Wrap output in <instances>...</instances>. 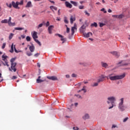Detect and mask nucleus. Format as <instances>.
<instances>
[{
  "instance_id": "nucleus-1",
  "label": "nucleus",
  "mask_w": 130,
  "mask_h": 130,
  "mask_svg": "<svg viewBox=\"0 0 130 130\" xmlns=\"http://www.w3.org/2000/svg\"><path fill=\"white\" fill-rule=\"evenodd\" d=\"M125 76V74H123L121 75H116L114 76V74H109L108 77H106L107 78H108L111 81H116L117 80H121L123 79Z\"/></svg>"
},
{
  "instance_id": "nucleus-2",
  "label": "nucleus",
  "mask_w": 130,
  "mask_h": 130,
  "mask_svg": "<svg viewBox=\"0 0 130 130\" xmlns=\"http://www.w3.org/2000/svg\"><path fill=\"white\" fill-rule=\"evenodd\" d=\"M108 101L107 103L108 104H111V106L109 107V109H111L112 108L116 107V105H115V101H116V98L114 96H110L108 98Z\"/></svg>"
},
{
  "instance_id": "nucleus-3",
  "label": "nucleus",
  "mask_w": 130,
  "mask_h": 130,
  "mask_svg": "<svg viewBox=\"0 0 130 130\" xmlns=\"http://www.w3.org/2000/svg\"><path fill=\"white\" fill-rule=\"evenodd\" d=\"M15 58H12L11 60H10V62H11V67L9 68V71H10V72H16V66L17 65V63L16 62H15Z\"/></svg>"
},
{
  "instance_id": "nucleus-4",
  "label": "nucleus",
  "mask_w": 130,
  "mask_h": 130,
  "mask_svg": "<svg viewBox=\"0 0 130 130\" xmlns=\"http://www.w3.org/2000/svg\"><path fill=\"white\" fill-rule=\"evenodd\" d=\"M119 109L121 111H123L124 110V106L123 105V98H121L120 99V103H119Z\"/></svg>"
},
{
  "instance_id": "nucleus-5",
  "label": "nucleus",
  "mask_w": 130,
  "mask_h": 130,
  "mask_svg": "<svg viewBox=\"0 0 130 130\" xmlns=\"http://www.w3.org/2000/svg\"><path fill=\"white\" fill-rule=\"evenodd\" d=\"M37 32L36 31H33V40H34V41H36V43H37L39 46H42V44L40 43V42L37 39H38V36H37Z\"/></svg>"
},
{
  "instance_id": "nucleus-6",
  "label": "nucleus",
  "mask_w": 130,
  "mask_h": 130,
  "mask_svg": "<svg viewBox=\"0 0 130 130\" xmlns=\"http://www.w3.org/2000/svg\"><path fill=\"white\" fill-rule=\"evenodd\" d=\"M1 23H7L10 26H15V23L11 22V17L9 18V20L4 19V20L1 21Z\"/></svg>"
},
{
  "instance_id": "nucleus-7",
  "label": "nucleus",
  "mask_w": 130,
  "mask_h": 130,
  "mask_svg": "<svg viewBox=\"0 0 130 130\" xmlns=\"http://www.w3.org/2000/svg\"><path fill=\"white\" fill-rule=\"evenodd\" d=\"M1 58H2L4 62H5V63H3V64H4V66H6L7 67H9V64H8L7 59H6V58H7V56L3 55V56H1Z\"/></svg>"
},
{
  "instance_id": "nucleus-8",
  "label": "nucleus",
  "mask_w": 130,
  "mask_h": 130,
  "mask_svg": "<svg viewBox=\"0 0 130 130\" xmlns=\"http://www.w3.org/2000/svg\"><path fill=\"white\" fill-rule=\"evenodd\" d=\"M106 78V76L104 75H101V76H99V78L98 79V81H97V82L101 83L104 81L105 79Z\"/></svg>"
},
{
  "instance_id": "nucleus-9",
  "label": "nucleus",
  "mask_w": 130,
  "mask_h": 130,
  "mask_svg": "<svg viewBox=\"0 0 130 130\" xmlns=\"http://www.w3.org/2000/svg\"><path fill=\"white\" fill-rule=\"evenodd\" d=\"M76 20V16L75 15H71L70 18V22L71 24H73V22H75Z\"/></svg>"
},
{
  "instance_id": "nucleus-10",
  "label": "nucleus",
  "mask_w": 130,
  "mask_h": 130,
  "mask_svg": "<svg viewBox=\"0 0 130 130\" xmlns=\"http://www.w3.org/2000/svg\"><path fill=\"white\" fill-rule=\"evenodd\" d=\"M82 34H83V37L84 38H89V37L91 35H92V34L91 32H88V33H85L84 32H81Z\"/></svg>"
},
{
  "instance_id": "nucleus-11",
  "label": "nucleus",
  "mask_w": 130,
  "mask_h": 130,
  "mask_svg": "<svg viewBox=\"0 0 130 130\" xmlns=\"http://www.w3.org/2000/svg\"><path fill=\"white\" fill-rule=\"evenodd\" d=\"M11 6H12V7H13V8L15 9H19V7H18V6L19 5V4H15V2H12L11 4Z\"/></svg>"
},
{
  "instance_id": "nucleus-12",
  "label": "nucleus",
  "mask_w": 130,
  "mask_h": 130,
  "mask_svg": "<svg viewBox=\"0 0 130 130\" xmlns=\"http://www.w3.org/2000/svg\"><path fill=\"white\" fill-rule=\"evenodd\" d=\"M54 28V25H50L48 27V31L49 32V34H52V29Z\"/></svg>"
},
{
  "instance_id": "nucleus-13",
  "label": "nucleus",
  "mask_w": 130,
  "mask_h": 130,
  "mask_svg": "<svg viewBox=\"0 0 130 130\" xmlns=\"http://www.w3.org/2000/svg\"><path fill=\"white\" fill-rule=\"evenodd\" d=\"M65 6L66 7L69 8V9L72 8V5L70 4L68 2H65Z\"/></svg>"
},
{
  "instance_id": "nucleus-14",
  "label": "nucleus",
  "mask_w": 130,
  "mask_h": 130,
  "mask_svg": "<svg viewBox=\"0 0 130 130\" xmlns=\"http://www.w3.org/2000/svg\"><path fill=\"white\" fill-rule=\"evenodd\" d=\"M47 78L49 80H53V81L57 80V78L55 76L47 77Z\"/></svg>"
},
{
  "instance_id": "nucleus-15",
  "label": "nucleus",
  "mask_w": 130,
  "mask_h": 130,
  "mask_svg": "<svg viewBox=\"0 0 130 130\" xmlns=\"http://www.w3.org/2000/svg\"><path fill=\"white\" fill-rule=\"evenodd\" d=\"M101 64L102 65V67L105 68V69L108 68V63H105L104 62H102L101 63Z\"/></svg>"
},
{
  "instance_id": "nucleus-16",
  "label": "nucleus",
  "mask_w": 130,
  "mask_h": 130,
  "mask_svg": "<svg viewBox=\"0 0 130 130\" xmlns=\"http://www.w3.org/2000/svg\"><path fill=\"white\" fill-rule=\"evenodd\" d=\"M121 64V65H120ZM117 65H120V67L121 66H126L128 65V63H122V61H120L119 63H117Z\"/></svg>"
},
{
  "instance_id": "nucleus-17",
  "label": "nucleus",
  "mask_w": 130,
  "mask_h": 130,
  "mask_svg": "<svg viewBox=\"0 0 130 130\" xmlns=\"http://www.w3.org/2000/svg\"><path fill=\"white\" fill-rule=\"evenodd\" d=\"M85 29V26H84V25H82V26H81V28H79V31H80L81 33H83V32H84Z\"/></svg>"
},
{
  "instance_id": "nucleus-18",
  "label": "nucleus",
  "mask_w": 130,
  "mask_h": 130,
  "mask_svg": "<svg viewBox=\"0 0 130 130\" xmlns=\"http://www.w3.org/2000/svg\"><path fill=\"white\" fill-rule=\"evenodd\" d=\"M76 29V28L75 26L71 27V35H73V34H75V30Z\"/></svg>"
},
{
  "instance_id": "nucleus-19",
  "label": "nucleus",
  "mask_w": 130,
  "mask_h": 130,
  "mask_svg": "<svg viewBox=\"0 0 130 130\" xmlns=\"http://www.w3.org/2000/svg\"><path fill=\"white\" fill-rule=\"evenodd\" d=\"M82 118H83L84 120L89 119V115H88V114H84V116L82 117Z\"/></svg>"
},
{
  "instance_id": "nucleus-20",
  "label": "nucleus",
  "mask_w": 130,
  "mask_h": 130,
  "mask_svg": "<svg viewBox=\"0 0 130 130\" xmlns=\"http://www.w3.org/2000/svg\"><path fill=\"white\" fill-rule=\"evenodd\" d=\"M43 82H44V80L40 79V76H39L38 79H37V83H40Z\"/></svg>"
},
{
  "instance_id": "nucleus-21",
  "label": "nucleus",
  "mask_w": 130,
  "mask_h": 130,
  "mask_svg": "<svg viewBox=\"0 0 130 130\" xmlns=\"http://www.w3.org/2000/svg\"><path fill=\"white\" fill-rule=\"evenodd\" d=\"M98 83H99V82L93 83V84L90 85V86H91L92 87H96V86H98V85H99V84H98Z\"/></svg>"
},
{
  "instance_id": "nucleus-22",
  "label": "nucleus",
  "mask_w": 130,
  "mask_h": 130,
  "mask_svg": "<svg viewBox=\"0 0 130 130\" xmlns=\"http://www.w3.org/2000/svg\"><path fill=\"white\" fill-rule=\"evenodd\" d=\"M69 3H71V4L73 5L75 7H77L78 6V4H77V2H73L72 1H70Z\"/></svg>"
},
{
  "instance_id": "nucleus-23",
  "label": "nucleus",
  "mask_w": 130,
  "mask_h": 130,
  "mask_svg": "<svg viewBox=\"0 0 130 130\" xmlns=\"http://www.w3.org/2000/svg\"><path fill=\"white\" fill-rule=\"evenodd\" d=\"M15 30H24V28L23 27H15Z\"/></svg>"
},
{
  "instance_id": "nucleus-24",
  "label": "nucleus",
  "mask_w": 130,
  "mask_h": 130,
  "mask_svg": "<svg viewBox=\"0 0 130 130\" xmlns=\"http://www.w3.org/2000/svg\"><path fill=\"white\" fill-rule=\"evenodd\" d=\"M28 48L29 49L30 52H33V46L28 45Z\"/></svg>"
},
{
  "instance_id": "nucleus-25",
  "label": "nucleus",
  "mask_w": 130,
  "mask_h": 130,
  "mask_svg": "<svg viewBox=\"0 0 130 130\" xmlns=\"http://www.w3.org/2000/svg\"><path fill=\"white\" fill-rule=\"evenodd\" d=\"M31 6V3L30 2H28L27 5H26V8H30Z\"/></svg>"
},
{
  "instance_id": "nucleus-26",
  "label": "nucleus",
  "mask_w": 130,
  "mask_h": 130,
  "mask_svg": "<svg viewBox=\"0 0 130 130\" xmlns=\"http://www.w3.org/2000/svg\"><path fill=\"white\" fill-rule=\"evenodd\" d=\"M50 9H51V10H54L55 11H57V8L53 6H50Z\"/></svg>"
},
{
  "instance_id": "nucleus-27",
  "label": "nucleus",
  "mask_w": 130,
  "mask_h": 130,
  "mask_svg": "<svg viewBox=\"0 0 130 130\" xmlns=\"http://www.w3.org/2000/svg\"><path fill=\"white\" fill-rule=\"evenodd\" d=\"M111 54H113V55L117 57H118V53H117V52H115V51L111 52Z\"/></svg>"
},
{
  "instance_id": "nucleus-28",
  "label": "nucleus",
  "mask_w": 130,
  "mask_h": 130,
  "mask_svg": "<svg viewBox=\"0 0 130 130\" xmlns=\"http://www.w3.org/2000/svg\"><path fill=\"white\" fill-rule=\"evenodd\" d=\"M90 26L96 27L98 26V24L94 22L92 23V24H90Z\"/></svg>"
},
{
  "instance_id": "nucleus-29",
  "label": "nucleus",
  "mask_w": 130,
  "mask_h": 130,
  "mask_svg": "<svg viewBox=\"0 0 130 130\" xmlns=\"http://www.w3.org/2000/svg\"><path fill=\"white\" fill-rule=\"evenodd\" d=\"M44 25V22H43L42 23H40V24L38 25V27H37V28L39 29L40 28L42 27Z\"/></svg>"
},
{
  "instance_id": "nucleus-30",
  "label": "nucleus",
  "mask_w": 130,
  "mask_h": 130,
  "mask_svg": "<svg viewBox=\"0 0 130 130\" xmlns=\"http://www.w3.org/2000/svg\"><path fill=\"white\" fill-rule=\"evenodd\" d=\"M15 4H17V5H23V1H21L20 2H16L15 3Z\"/></svg>"
},
{
  "instance_id": "nucleus-31",
  "label": "nucleus",
  "mask_w": 130,
  "mask_h": 130,
  "mask_svg": "<svg viewBox=\"0 0 130 130\" xmlns=\"http://www.w3.org/2000/svg\"><path fill=\"white\" fill-rule=\"evenodd\" d=\"M14 49V47H13V44H12V45H11V50H10V52L13 53L14 50H15V49Z\"/></svg>"
},
{
  "instance_id": "nucleus-32",
  "label": "nucleus",
  "mask_w": 130,
  "mask_h": 130,
  "mask_svg": "<svg viewBox=\"0 0 130 130\" xmlns=\"http://www.w3.org/2000/svg\"><path fill=\"white\" fill-rule=\"evenodd\" d=\"M13 37V34L12 33L10 34V36H9V40H11V39H12Z\"/></svg>"
},
{
  "instance_id": "nucleus-33",
  "label": "nucleus",
  "mask_w": 130,
  "mask_h": 130,
  "mask_svg": "<svg viewBox=\"0 0 130 130\" xmlns=\"http://www.w3.org/2000/svg\"><path fill=\"white\" fill-rule=\"evenodd\" d=\"M104 26H105V23H99V27H103Z\"/></svg>"
},
{
  "instance_id": "nucleus-34",
  "label": "nucleus",
  "mask_w": 130,
  "mask_h": 130,
  "mask_svg": "<svg viewBox=\"0 0 130 130\" xmlns=\"http://www.w3.org/2000/svg\"><path fill=\"white\" fill-rule=\"evenodd\" d=\"M123 17V15L122 14H120V15H119V16L116 18L118 19H122Z\"/></svg>"
},
{
  "instance_id": "nucleus-35",
  "label": "nucleus",
  "mask_w": 130,
  "mask_h": 130,
  "mask_svg": "<svg viewBox=\"0 0 130 130\" xmlns=\"http://www.w3.org/2000/svg\"><path fill=\"white\" fill-rule=\"evenodd\" d=\"M85 86H83V88H82L80 90H78V92H81L82 91H84V93H85Z\"/></svg>"
},
{
  "instance_id": "nucleus-36",
  "label": "nucleus",
  "mask_w": 130,
  "mask_h": 130,
  "mask_svg": "<svg viewBox=\"0 0 130 130\" xmlns=\"http://www.w3.org/2000/svg\"><path fill=\"white\" fill-rule=\"evenodd\" d=\"M78 9H79V10H83V9H84V6H79L78 7Z\"/></svg>"
},
{
  "instance_id": "nucleus-37",
  "label": "nucleus",
  "mask_w": 130,
  "mask_h": 130,
  "mask_svg": "<svg viewBox=\"0 0 130 130\" xmlns=\"http://www.w3.org/2000/svg\"><path fill=\"white\" fill-rule=\"evenodd\" d=\"M66 33H69L70 28L69 27H67V25H66Z\"/></svg>"
},
{
  "instance_id": "nucleus-38",
  "label": "nucleus",
  "mask_w": 130,
  "mask_h": 130,
  "mask_svg": "<svg viewBox=\"0 0 130 130\" xmlns=\"http://www.w3.org/2000/svg\"><path fill=\"white\" fill-rule=\"evenodd\" d=\"M44 24H45L46 27H48L49 25H50V23H49V21H47V23H44Z\"/></svg>"
},
{
  "instance_id": "nucleus-39",
  "label": "nucleus",
  "mask_w": 130,
  "mask_h": 130,
  "mask_svg": "<svg viewBox=\"0 0 130 130\" xmlns=\"http://www.w3.org/2000/svg\"><path fill=\"white\" fill-rule=\"evenodd\" d=\"M6 46V43H3V46L2 47H1V49H5V47Z\"/></svg>"
},
{
  "instance_id": "nucleus-40",
  "label": "nucleus",
  "mask_w": 130,
  "mask_h": 130,
  "mask_svg": "<svg viewBox=\"0 0 130 130\" xmlns=\"http://www.w3.org/2000/svg\"><path fill=\"white\" fill-rule=\"evenodd\" d=\"M26 54H27V56H31V53H30V52H27L26 53Z\"/></svg>"
},
{
  "instance_id": "nucleus-41",
  "label": "nucleus",
  "mask_w": 130,
  "mask_h": 130,
  "mask_svg": "<svg viewBox=\"0 0 130 130\" xmlns=\"http://www.w3.org/2000/svg\"><path fill=\"white\" fill-rule=\"evenodd\" d=\"M60 40L62 41V44H63V43L66 41V38H61Z\"/></svg>"
},
{
  "instance_id": "nucleus-42",
  "label": "nucleus",
  "mask_w": 130,
  "mask_h": 130,
  "mask_svg": "<svg viewBox=\"0 0 130 130\" xmlns=\"http://www.w3.org/2000/svg\"><path fill=\"white\" fill-rule=\"evenodd\" d=\"M40 54L39 53H37L36 54H34V57H38V56H39Z\"/></svg>"
},
{
  "instance_id": "nucleus-43",
  "label": "nucleus",
  "mask_w": 130,
  "mask_h": 130,
  "mask_svg": "<svg viewBox=\"0 0 130 130\" xmlns=\"http://www.w3.org/2000/svg\"><path fill=\"white\" fill-rule=\"evenodd\" d=\"M84 13L86 14V15H87V16L89 17L90 14H89V13H88V12H87V11H84Z\"/></svg>"
},
{
  "instance_id": "nucleus-44",
  "label": "nucleus",
  "mask_w": 130,
  "mask_h": 130,
  "mask_svg": "<svg viewBox=\"0 0 130 130\" xmlns=\"http://www.w3.org/2000/svg\"><path fill=\"white\" fill-rule=\"evenodd\" d=\"M26 40H27L28 42L30 41V38L29 37H26Z\"/></svg>"
},
{
  "instance_id": "nucleus-45",
  "label": "nucleus",
  "mask_w": 130,
  "mask_h": 130,
  "mask_svg": "<svg viewBox=\"0 0 130 130\" xmlns=\"http://www.w3.org/2000/svg\"><path fill=\"white\" fill-rule=\"evenodd\" d=\"M79 64L82 65V66H83L84 67L87 66V64L85 63H79Z\"/></svg>"
},
{
  "instance_id": "nucleus-46",
  "label": "nucleus",
  "mask_w": 130,
  "mask_h": 130,
  "mask_svg": "<svg viewBox=\"0 0 130 130\" xmlns=\"http://www.w3.org/2000/svg\"><path fill=\"white\" fill-rule=\"evenodd\" d=\"M6 6H7V7H9L10 8H11V7H13L12 5H11V4H6Z\"/></svg>"
},
{
  "instance_id": "nucleus-47",
  "label": "nucleus",
  "mask_w": 130,
  "mask_h": 130,
  "mask_svg": "<svg viewBox=\"0 0 130 130\" xmlns=\"http://www.w3.org/2000/svg\"><path fill=\"white\" fill-rule=\"evenodd\" d=\"M101 11L104 12L105 14L106 13V11H105V9H104V8L102 9L101 10Z\"/></svg>"
},
{
  "instance_id": "nucleus-48",
  "label": "nucleus",
  "mask_w": 130,
  "mask_h": 130,
  "mask_svg": "<svg viewBox=\"0 0 130 130\" xmlns=\"http://www.w3.org/2000/svg\"><path fill=\"white\" fill-rule=\"evenodd\" d=\"M127 119H128V117L125 118V119H123V122H126Z\"/></svg>"
},
{
  "instance_id": "nucleus-49",
  "label": "nucleus",
  "mask_w": 130,
  "mask_h": 130,
  "mask_svg": "<svg viewBox=\"0 0 130 130\" xmlns=\"http://www.w3.org/2000/svg\"><path fill=\"white\" fill-rule=\"evenodd\" d=\"M56 36H57V37H59V38H63L62 36H61V35H60V34H56Z\"/></svg>"
},
{
  "instance_id": "nucleus-50",
  "label": "nucleus",
  "mask_w": 130,
  "mask_h": 130,
  "mask_svg": "<svg viewBox=\"0 0 130 130\" xmlns=\"http://www.w3.org/2000/svg\"><path fill=\"white\" fill-rule=\"evenodd\" d=\"M64 22H65V23L68 24L69 23V21H67V19L66 18H65V20H64Z\"/></svg>"
},
{
  "instance_id": "nucleus-51",
  "label": "nucleus",
  "mask_w": 130,
  "mask_h": 130,
  "mask_svg": "<svg viewBox=\"0 0 130 130\" xmlns=\"http://www.w3.org/2000/svg\"><path fill=\"white\" fill-rule=\"evenodd\" d=\"M73 130H78V127H73Z\"/></svg>"
},
{
  "instance_id": "nucleus-52",
  "label": "nucleus",
  "mask_w": 130,
  "mask_h": 130,
  "mask_svg": "<svg viewBox=\"0 0 130 130\" xmlns=\"http://www.w3.org/2000/svg\"><path fill=\"white\" fill-rule=\"evenodd\" d=\"M16 79H17V77L15 76H12V80H15Z\"/></svg>"
},
{
  "instance_id": "nucleus-53",
  "label": "nucleus",
  "mask_w": 130,
  "mask_h": 130,
  "mask_svg": "<svg viewBox=\"0 0 130 130\" xmlns=\"http://www.w3.org/2000/svg\"><path fill=\"white\" fill-rule=\"evenodd\" d=\"M117 126L115 125H113V126L111 127V128H117Z\"/></svg>"
},
{
  "instance_id": "nucleus-54",
  "label": "nucleus",
  "mask_w": 130,
  "mask_h": 130,
  "mask_svg": "<svg viewBox=\"0 0 130 130\" xmlns=\"http://www.w3.org/2000/svg\"><path fill=\"white\" fill-rule=\"evenodd\" d=\"M60 9H59V10L57 11V15L60 16Z\"/></svg>"
},
{
  "instance_id": "nucleus-55",
  "label": "nucleus",
  "mask_w": 130,
  "mask_h": 130,
  "mask_svg": "<svg viewBox=\"0 0 130 130\" xmlns=\"http://www.w3.org/2000/svg\"><path fill=\"white\" fill-rule=\"evenodd\" d=\"M75 96H76V97H77L78 99L81 98V95H75Z\"/></svg>"
},
{
  "instance_id": "nucleus-56",
  "label": "nucleus",
  "mask_w": 130,
  "mask_h": 130,
  "mask_svg": "<svg viewBox=\"0 0 130 130\" xmlns=\"http://www.w3.org/2000/svg\"><path fill=\"white\" fill-rule=\"evenodd\" d=\"M48 1H49V2L51 3V4H55V2H54V1H51V0H49Z\"/></svg>"
},
{
  "instance_id": "nucleus-57",
  "label": "nucleus",
  "mask_w": 130,
  "mask_h": 130,
  "mask_svg": "<svg viewBox=\"0 0 130 130\" xmlns=\"http://www.w3.org/2000/svg\"><path fill=\"white\" fill-rule=\"evenodd\" d=\"M72 78H76V74H72Z\"/></svg>"
},
{
  "instance_id": "nucleus-58",
  "label": "nucleus",
  "mask_w": 130,
  "mask_h": 130,
  "mask_svg": "<svg viewBox=\"0 0 130 130\" xmlns=\"http://www.w3.org/2000/svg\"><path fill=\"white\" fill-rule=\"evenodd\" d=\"M37 66L38 67V68H40V64L39 63H37Z\"/></svg>"
},
{
  "instance_id": "nucleus-59",
  "label": "nucleus",
  "mask_w": 130,
  "mask_h": 130,
  "mask_svg": "<svg viewBox=\"0 0 130 130\" xmlns=\"http://www.w3.org/2000/svg\"><path fill=\"white\" fill-rule=\"evenodd\" d=\"M117 17H118V15H113V18H117Z\"/></svg>"
},
{
  "instance_id": "nucleus-60",
  "label": "nucleus",
  "mask_w": 130,
  "mask_h": 130,
  "mask_svg": "<svg viewBox=\"0 0 130 130\" xmlns=\"http://www.w3.org/2000/svg\"><path fill=\"white\" fill-rule=\"evenodd\" d=\"M21 37L22 38V39H24V38H25V36L24 35H22L21 36Z\"/></svg>"
},
{
  "instance_id": "nucleus-61",
  "label": "nucleus",
  "mask_w": 130,
  "mask_h": 130,
  "mask_svg": "<svg viewBox=\"0 0 130 130\" xmlns=\"http://www.w3.org/2000/svg\"><path fill=\"white\" fill-rule=\"evenodd\" d=\"M83 3H84V1L79 2V4H83Z\"/></svg>"
},
{
  "instance_id": "nucleus-62",
  "label": "nucleus",
  "mask_w": 130,
  "mask_h": 130,
  "mask_svg": "<svg viewBox=\"0 0 130 130\" xmlns=\"http://www.w3.org/2000/svg\"><path fill=\"white\" fill-rule=\"evenodd\" d=\"M108 13H111L112 12L111 10H110V9L108 10Z\"/></svg>"
},
{
  "instance_id": "nucleus-63",
  "label": "nucleus",
  "mask_w": 130,
  "mask_h": 130,
  "mask_svg": "<svg viewBox=\"0 0 130 130\" xmlns=\"http://www.w3.org/2000/svg\"><path fill=\"white\" fill-rule=\"evenodd\" d=\"M15 52H16V53H18V51H17V50L16 49V48H15V50H14Z\"/></svg>"
},
{
  "instance_id": "nucleus-64",
  "label": "nucleus",
  "mask_w": 130,
  "mask_h": 130,
  "mask_svg": "<svg viewBox=\"0 0 130 130\" xmlns=\"http://www.w3.org/2000/svg\"><path fill=\"white\" fill-rule=\"evenodd\" d=\"M83 83H84V84H87V83H88V82H87V81H84V82H83Z\"/></svg>"
}]
</instances>
